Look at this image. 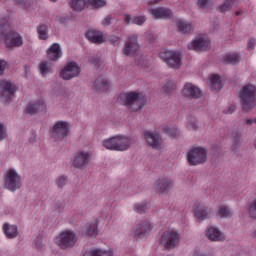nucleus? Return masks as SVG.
Returning <instances> with one entry per match:
<instances>
[{
    "instance_id": "nucleus-1",
    "label": "nucleus",
    "mask_w": 256,
    "mask_h": 256,
    "mask_svg": "<svg viewBox=\"0 0 256 256\" xmlns=\"http://www.w3.org/2000/svg\"><path fill=\"white\" fill-rule=\"evenodd\" d=\"M0 37L5 39V46L7 49L23 47V36L13 31L9 17L0 18Z\"/></svg>"
},
{
    "instance_id": "nucleus-2",
    "label": "nucleus",
    "mask_w": 256,
    "mask_h": 256,
    "mask_svg": "<svg viewBox=\"0 0 256 256\" xmlns=\"http://www.w3.org/2000/svg\"><path fill=\"white\" fill-rule=\"evenodd\" d=\"M118 103L125 105L131 111H141L145 107V96L139 92H125L118 97Z\"/></svg>"
},
{
    "instance_id": "nucleus-3",
    "label": "nucleus",
    "mask_w": 256,
    "mask_h": 256,
    "mask_svg": "<svg viewBox=\"0 0 256 256\" xmlns=\"http://www.w3.org/2000/svg\"><path fill=\"white\" fill-rule=\"evenodd\" d=\"M256 87L253 84H248L240 90V100L244 111H251L255 108L256 102Z\"/></svg>"
},
{
    "instance_id": "nucleus-4",
    "label": "nucleus",
    "mask_w": 256,
    "mask_h": 256,
    "mask_svg": "<svg viewBox=\"0 0 256 256\" xmlns=\"http://www.w3.org/2000/svg\"><path fill=\"white\" fill-rule=\"evenodd\" d=\"M4 187L7 191L15 193L21 189V174L15 168H9L4 175Z\"/></svg>"
},
{
    "instance_id": "nucleus-5",
    "label": "nucleus",
    "mask_w": 256,
    "mask_h": 256,
    "mask_svg": "<svg viewBox=\"0 0 256 256\" xmlns=\"http://www.w3.org/2000/svg\"><path fill=\"white\" fill-rule=\"evenodd\" d=\"M187 162L192 167H197V165H203L207 163V149L198 146L192 147L186 154Z\"/></svg>"
},
{
    "instance_id": "nucleus-6",
    "label": "nucleus",
    "mask_w": 256,
    "mask_h": 256,
    "mask_svg": "<svg viewBox=\"0 0 256 256\" xmlns=\"http://www.w3.org/2000/svg\"><path fill=\"white\" fill-rule=\"evenodd\" d=\"M159 58L169 69H181V53L177 50H162Z\"/></svg>"
},
{
    "instance_id": "nucleus-7",
    "label": "nucleus",
    "mask_w": 256,
    "mask_h": 256,
    "mask_svg": "<svg viewBox=\"0 0 256 256\" xmlns=\"http://www.w3.org/2000/svg\"><path fill=\"white\" fill-rule=\"evenodd\" d=\"M181 241V233L177 229H168L162 233L160 245L164 249H175Z\"/></svg>"
},
{
    "instance_id": "nucleus-8",
    "label": "nucleus",
    "mask_w": 256,
    "mask_h": 256,
    "mask_svg": "<svg viewBox=\"0 0 256 256\" xmlns=\"http://www.w3.org/2000/svg\"><path fill=\"white\" fill-rule=\"evenodd\" d=\"M91 159H93V153L91 150L79 149L76 151V155L73 160V167L80 171H85V169L89 167Z\"/></svg>"
},
{
    "instance_id": "nucleus-9",
    "label": "nucleus",
    "mask_w": 256,
    "mask_h": 256,
    "mask_svg": "<svg viewBox=\"0 0 256 256\" xmlns=\"http://www.w3.org/2000/svg\"><path fill=\"white\" fill-rule=\"evenodd\" d=\"M71 133V128H69V122L67 121H57L50 127L51 138L55 141H61L69 137Z\"/></svg>"
},
{
    "instance_id": "nucleus-10",
    "label": "nucleus",
    "mask_w": 256,
    "mask_h": 256,
    "mask_svg": "<svg viewBox=\"0 0 256 256\" xmlns=\"http://www.w3.org/2000/svg\"><path fill=\"white\" fill-rule=\"evenodd\" d=\"M55 243L61 249H71L77 243V234L73 230H64L58 235Z\"/></svg>"
},
{
    "instance_id": "nucleus-11",
    "label": "nucleus",
    "mask_w": 256,
    "mask_h": 256,
    "mask_svg": "<svg viewBox=\"0 0 256 256\" xmlns=\"http://www.w3.org/2000/svg\"><path fill=\"white\" fill-rule=\"evenodd\" d=\"M81 75V66L77 62H68L60 70V77L63 81H71L77 79Z\"/></svg>"
},
{
    "instance_id": "nucleus-12",
    "label": "nucleus",
    "mask_w": 256,
    "mask_h": 256,
    "mask_svg": "<svg viewBox=\"0 0 256 256\" xmlns=\"http://www.w3.org/2000/svg\"><path fill=\"white\" fill-rule=\"evenodd\" d=\"M190 51H209L211 49V40L205 34L196 36L189 44Z\"/></svg>"
},
{
    "instance_id": "nucleus-13",
    "label": "nucleus",
    "mask_w": 256,
    "mask_h": 256,
    "mask_svg": "<svg viewBox=\"0 0 256 256\" xmlns=\"http://www.w3.org/2000/svg\"><path fill=\"white\" fill-rule=\"evenodd\" d=\"M140 47L141 45L139 44L137 35L133 34L126 39L122 53L126 57H134V55L137 54V51H139Z\"/></svg>"
},
{
    "instance_id": "nucleus-14",
    "label": "nucleus",
    "mask_w": 256,
    "mask_h": 256,
    "mask_svg": "<svg viewBox=\"0 0 256 256\" xmlns=\"http://www.w3.org/2000/svg\"><path fill=\"white\" fill-rule=\"evenodd\" d=\"M182 95L186 99H200V97H203V92L197 85L187 82L182 87Z\"/></svg>"
},
{
    "instance_id": "nucleus-15",
    "label": "nucleus",
    "mask_w": 256,
    "mask_h": 256,
    "mask_svg": "<svg viewBox=\"0 0 256 256\" xmlns=\"http://www.w3.org/2000/svg\"><path fill=\"white\" fill-rule=\"evenodd\" d=\"M15 95V85L9 80L0 81V97L4 101H11Z\"/></svg>"
},
{
    "instance_id": "nucleus-16",
    "label": "nucleus",
    "mask_w": 256,
    "mask_h": 256,
    "mask_svg": "<svg viewBox=\"0 0 256 256\" xmlns=\"http://www.w3.org/2000/svg\"><path fill=\"white\" fill-rule=\"evenodd\" d=\"M175 185V182L173 179L169 177H161L154 183V189L157 191V193L165 194L169 193L171 189H173V186Z\"/></svg>"
},
{
    "instance_id": "nucleus-17",
    "label": "nucleus",
    "mask_w": 256,
    "mask_h": 256,
    "mask_svg": "<svg viewBox=\"0 0 256 256\" xmlns=\"http://www.w3.org/2000/svg\"><path fill=\"white\" fill-rule=\"evenodd\" d=\"M151 231H153V224L148 220H143L137 224L132 234L134 237L141 239V237L149 235Z\"/></svg>"
},
{
    "instance_id": "nucleus-18",
    "label": "nucleus",
    "mask_w": 256,
    "mask_h": 256,
    "mask_svg": "<svg viewBox=\"0 0 256 256\" xmlns=\"http://www.w3.org/2000/svg\"><path fill=\"white\" fill-rule=\"evenodd\" d=\"M28 115H35V113H47V103L45 99L39 98L32 104H29L26 108Z\"/></svg>"
},
{
    "instance_id": "nucleus-19",
    "label": "nucleus",
    "mask_w": 256,
    "mask_h": 256,
    "mask_svg": "<svg viewBox=\"0 0 256 256\" xmlns=\"http://www.w3.org/2000/svg\"><path fill=\"white\" fill-rule=\"evenodd\" d=\"M144 137L148 145L152 147V149H161V144L163 143V140L161 139V136H159V133L147 130L144 132Z\"/></svg>"
},
{
    "instance_id": "nucleus-20",
    "label": "nucleus",
    "mask_w": 256,
    "mask_h": 256,
    "mask_svg": "<svg viewBox=\"0 0 256 256\" xmlns=\"http://www.w3.org/2000/svg\"><path fill=\"white\" fill-rule=\"evenodd\" d=\"M47 57L50 61H59L63 57L61 44L53 43L47 50Z\"/></svg>"
},
{
    "instance_id": "nucleus-21",
    "label": "nucleus",
    "mask_w": 256,
    "mask_h": 256,
    "mask_svg": "<svg viewBox=\"0 0 256 256\" xmlns=\"http://www.w3.org/2000/svg\"><path fill=\"white\" fill-rule=\"evenodd\" d=\"M206 237L209 241L219 242L225 241V234L215 226H210L206 229Z\"/></svg>"
},
{
    "instance_id": "nucleus-22",
    "label": "nucleus",
    "mask_w": 256,
    "mask_h": 256,
    "mask_svg": "<svg viewBox=\"0 0 256 256\" xmlns=\"http://www.w3.org/2000/svg\"><path fill=\"white\" fill-rule=\"evenodd\" d=\"M82 235L85 237H97L99 235V221L95 220L87 223L82 230Z\"/></svg>"
},
{
    "instance_id": "nucleus-23",
    "label": "nucleus",
    "mask_w": 256,
    "mask_h": 256,
    "mask_svg": "<svg viewBox=\"0 0 256 256\" xmlns=\"http://www.w3.org/2000/svg\"><path fill=\"white\" fill-rule=\"evenodd\" d=\"M117 151H127L131 147L132 139L125 135H115Z\"/></svg>"
},
{
    "instance_id": "nucleus-24",
    "label": "nucleus",
    "mask_w": 256,
    "mask_h": 256,
    "mask_svg": "<svg viewBox=\"0 0 256 256\" xmlns=\"http://www.w3.org/2000/svg\"><path fill=\"white\" fill-rule=\"evenodd\" d=\"M86 38L90 43H95L96 45H101L105 41V36L103 32L95 29H90L86 32Z\"/></svg>"
},
{
    "instance_id": "nucleus-25",
    "label": "nucleus",
    "mask_w": 256,
    "mask_h": 256,
    "mask_svg": "<svg viewBox=\"0 0 256 256\" xmlns=\"http://www.w3.org/2000/svg\"><path fill=\"white\" fill-rule=\"evenodd\" d=\"M150 13L154 19H171L173 12L169 8H152Z\"/></svg>"
},
{
    "instance_id": "nucleus-26",
    "label": "nucleus",
    "mask_w": 256,
    "mask_h": 256,
    "mask_svg": "<svg viewBox=\"0 0 256 256\" xmlns=\"http://www.w3.org/2000/svg\"><path fill=\"white\" fill-rule=\"evenodd\" d=\"M194 215L199 221H207V219H211V210L206 206L198 205L194 209Z\"/></svg>"
},
{
    "instance_id": "nucleus-27",
    "label": "nucleus",
    "mask_w": 256,
    "mask_h": 256,
    "mask_svg": "<svg viewBox=\"0 0 256 256\" xmlns=\"http://www.w3.org/2000/svg\"><path fill=\"white\" fill-rule=\"evenodd\" d=\"M2 231L7 239H17L19 235V229L17 225L6 223L2 226Z\"/></svg>"
},
{
    "instance_id": "nucleus-28",
    "label": "nucleus",
    "mask_w": 256,
    "mask_h": 256,
    "mask_svg": "<svg viewBox=\"0 0 256 256\" xmlns=\"http://www.w3.org/2000/svg\"><path fill=\"white\" fill-rule=\"evenodd\" d=\"M209 87L212 91H221L223 89V80L221 76L212 74L209 79Z\"/></svg>"
},
{
    "instance_id": "nucleus-29",
    "label": "nucleus",
    "mask_w": 256,
    "mask_h": 256,
    "mask_svg": "<svg viewBox=\"0 0 256 256\" xmlns=\"http://www.w3.org/2000/svg\"><path fill=\"white\" fill-rule=\"evenodd\" d=\"M113 250L103 249V248H94L87 250L83 256H113Z\"/></svg>"
},
{
    "instance_id": "nucleus-30",
    "label": "nucleus",
    "mask_w": 256,
    "mask_h": 256,
    "mask_svg": "<svg viewBox=\"0 0 256 256\" xmlns=\"http://www.w3.org/2000/svg\"><path fill=\"white\" fill-rule=\"evenodd\" d=\"M175 24L179 33L187 34L190 33V31H193V25L185 20L178 19Z\"/></svg>"
},
{
    "instance_id": "nucleus-31",
    "label": "nucleus",
    "mask_w": 256,
    "mask_h": 256,
    "mask_svg": "<svg viewBox=\"0 0 256 256\" xmlns=\"http://www.w3.org/2000/svg\"><path fill=\"white\" fill-rule=\"evenodd\" d=\"M94 87L99 93H105L109 89V80L104 77H98L94 82Z\"/></svg>"
},
{
    "instance_id": "nucleus-32",
    "label": "nucleus",
    "mask_w": 256,
    "mask_h": 256,
    "mask_svg": "<svg viewBox=\"0 0 256 256\" xmlns=\"http://www.w3.org/2000/svg\"><path fill=\"white\" fill-rule=\"evenodd\" d=\"M36 33L40 41H47L49 39V26L47 24H39L36 27Z\"/></svg>"
},
{
    "instance_id": "nucleus-33",
    "label": "nucleus",
    "mask_w": 256,
    "mask_h": 256,
    "mask_svg": "<svg viewBox=\"0 0 256 256\" xmlns=\"http://www.w3.org/2000/svg\"><path fill=\"white\" fill-rule=\"evenodd\" d=\"M241 61V57L237 53L226 54L222 58L224 65H237Z\"/></svg>"
},
{
    "instance_id": "nucleus-34",
    "label": "nucleus",
    "mask_w": 256,
    "mask_h": 256,
    "mask_svg": "<svg viewBox=\"0 0 256 256\" xmlns=\"http://www.w3.org/2000/svg\"><path fill=\"white\" fill-rule=\"evenodd\" d=\"M69 5L72 11H75L76 13H81V11L85 10L87 0H70Z\"/></svg>"
},
{
    "instance_id": "nucleus-35",
    "label": "nucleus",
    "mask_w": 256,
    "mask_h": 256,
    "mask_svg": "<svg viewBox=\"0 0 256 256\" xmlns=\"http://www.w3.org/2000/svg\"><path fill=\"white\" fill-rule=\"evenodd\" d=\"M229 135L232 141H239L243 136V128L241 126H234L229 130Z\"/></svg>"
},
{
    "instance_id": "nucleus-36",
    "label": "nucleus",
    "mask_w": 256,
    "mask_h": 256,
    "mask_svg": "<svg viewBox=\"0 0 256 256\" xmlns=\"http://www.w3.org/2000/svg\"><path fill=\"white\" fill-rule=\"evenodd\" d=\"M39 73L42 77H47L50 73H53V69H51V64L47 61H42L39 66Z\"/></svg>"
},
{
    "instance_id": "nucleus-37",
    "label": "nucleus",
    "mask_w": 256,
    "mask_h": 256,
    "mask_svg": "<svg viewBox=\"0 0 256 256\" xmlns=\"http://www.w3.org/2000/svg\"><path fill=\"white\" fill-rule=\"evenodd\" d=\"M148 209L149 204L147 201L137 202L133 205V211H135V213H139L140 215L146 213Z\"/></svg>"
},
{
    "instance_id": "nucleus-38",
    "label": "nucleus",
    "mask_w": 256,
    "mask_h": 256,
    "mask_svg": "<svg viewBox=\"0 0 256 256\" xmlns=\"http://www.w3.org/2000/svg\"><path fill=\"white\" fill-rule=\"evenodd\" d=\"M102 145L108 151H117V143L115 140V136H112L102 142Z\"/></svg>"
},
{
    "instance_id": "nucleus-39",
    "label": "nucleus",
    "mask_w": 256,
    "mask_h": 256,
    "mask_svg": "<svg viewBox=\"0 0 256 256\" xmlns=\"http://www.w3.org/2000/svg\"><path fill=\"white\" fill-rule=\"evenodd\" d=\"M217 217H219L220 219L233 217V212L231 211V208H229V206H221L217 212Z\"/></svg>"
},
{
    "instance_id": "nucleus-40",
    "label": "nucleus",
    "mask_w": 256,
    "mask_h": 256,
    "mask_svg": "<svg viewBox=\"0 0 256 256\" xmlns=\"http://www.w3.org/2000/svg\"><path fill=\"white\" fill-rule=\"evenodd\" d=\"M233 5H235V0H226L219 6L220 13H227V11H231V9H233Z\"/></svg>"
},
{
    "instance_id": "nucleus-41",
    "label": "nucleus",
    "mask_w": 256,
    "mask_h": 256,
    "mask_svg": "<svg viewBox=\"0 0 256 256\" xmlns=\"http://www.w3.org/2000/svg\"><path fill=\"white\" fill-rule=\"evenodd\" d=\"M164 133H166V135H169V137H179L181 131L176 126H166L164 128Z\"/></svg>"
},
{
    "instance_id": "nucleus-42",
    "label": "nucleus",
    "mask_w": 256,
    "mask_h": 256,
    "mask_svg": "<svg viewBox=\"0 0 256 256\" xmlns=\"http://www.w3.org/2000/svg\"><path fill=\"white\" fill-rule=\"evenodd\" d=\"M89 5L93 9H103V7H107L106 0H89Z\"/></svg>"
},
{
    "instance_id": "nucleus-43",
    "label": "nucleus",
    "mask_w": 256,
    "mask_h": 256,
    "mask_svg": "<svg viewBox=\"0 0 256 256\" xmlns=\"http://www.w3.org/2000/svg\"><path fill=\"white\" fill-rule=\"evenodd\" d=\"M177 89V83L175 81H167L163 85V91L165 93H171V91H175Z\"/></svg>"
},
{
    "instance_id": "nucleus-44",
    "label": "nucleus",
    "mask_w": 256,
    "mask_h": 256,
    "mask_svg": "<svg viewBox=\"0 0 256 256\" xmlns=\"http://www.w3.org/2000/svg\"><path fill=\"white\" fill-rule=\"evenodd\" d=\"M186 127L187 129H189V131H197L199 129V124L197 123V119L193 117L188 118Z\"/></svg>"
},
{
    "instance_id": "nucleus-45",
    "label": "nucleus",
    "mask_w": 256,
    "mask_h": 256,
    "mask_svg": "<svg viewBox=\"0 0 256 256\" xmlns=\"http://www.w3.org/2000/svg\"><path fill=\"white\" fill-rule=\"evenodd\" d=\"M248 213L252 219H256V197L249 203Z\"/></svg>"
},
{
    "instance_id": "nucleus-46",
    "label": "nucleus",
    "mask_w": 256,
    "mask_h": 256,
    "mask_svg": "<svg viewBox=\"0 0 256 256\" xmlns=\"http://www.w3.org/2000/svg\"><path fill=\"white\" fill-rule=\"evenodd\" d=\"M9 137L7 133V126H5L4 122L0 121V141H5Z\"/></svg>"
},
{
    "instance_id": "nucleus-47",
    "label": "nucleus",
    "mask_w": 256,
    "mask_h": 256,
    "mask_svg": "<svg viewBox=\"0 0 256 256\" xmlns=\"http://www.w3.org/2000/svg\"><path fill=\"white\" fill-rule=\"evenodd\" d=\"M14 5L21 7V9H29V7H31V1H29V0H14Z\"/></svg>"
},
{
    "instance_id": "nucleus-48",
    "label": "nucleus",
    "mask_w": 256,
    "mask_h": 256,
    "mask_svg": "<svg viewBox=\"0 0 256 256\" xmlns=\"http://www.w3.org/2000/svg\"><path fill=\"white\" fill-rule=\"evenodd\" d=\"M146 21H147V17L145 16H134L132 19L133 25H138V26L145 25Z\"/></svg>"
},
{
    "instance_id": "nucleus-49",
    "label": "nucleus",
    "mask_w": 256,
    "mask_h": 256,
    "mask_svg": "<svg viewBox=\"0 0 256 256\" xmlns=\"http://www.w3.org/2000/svg\"><path fill=\"white\" fill-rule=\"evenodd\" d=\"M56 185L59 189H63V187H65V185H67V178L66 176H59L56 179Z\"/></svg>"
},
{
    "instance_id": "nucleus-50",
    "label": "nucleus",
    "mask_w": 256,
    "mask_h": 256,
    "mask_svg": "<svg viewBox=\"0 0 256 256\" xmlns=\"http://www.w3.org/2000/svg\"><path fill=\"white\" fill-rule=\"evenodd\" d=\"M197 3L200 9H207L211 6V3H213V0H198Z\"/></svg>"
},
{
    "instance_id": "nucleus-51",
    "label": "nucleus",
    "mask_w": 256,
    "mask_h": 256,
    "mask_svg": "<svg viewBox=\"0 0 256 256\" xmlns=\"http://www.w3.org/2000/svg\"><path fill=\"white\" fill-rule=\"evenodd\" d=\"M113 19V16L108 15L106 16L102 21H101V25L103 27H109V25H111V21Z\"/></svg>"
},
{
    "instance_id": "nucleus-52",
    "label": "nucleus",
    "mask_w": 256,
    "mask_h": 256,
    "mask_svg": "<svg viewBox=\"0 0 256 256\" xmlns=\"http://www.w3.org/2000/svg\"><path fill=\"white\" fill-rule=\"evenodd\" d=\"M108 41L109 43H112V45H115L117 43H119L121 41V38L117 35H111L109 38H108Z\"/></svg>"
},
{
    "instance_id": "nucleus-53",
    "label": "nucleus",
    "mask_w": 256,
    "mask_h": 256,
    "mask_svg": "<svg viewBox=\"0 0 256 256\" xmlns=\"http://www.w3.org/2000/svg\"><path fill=\"white\" fill-rule=\"evenodd\" d=\"M36 249H43V237L39 236L34 242Z\"/></svg>"
},
{
    "instance_id": "nucleus-54",
    "label": "nucleus",
    "mask_w": 256,
    "mask_h": 256,
    "mask_svg": "<svg viewBox=\"0 0 256 256\" xmlns=\"http://www.w3.org/2000/svg\"><path fill=\"white\" fill-rule=\"evenodd\" d=\"M7 62L5 60L0 59V76L5 73V69H7Z\"/></svg>"
},
{
    "instance_id": "nucleus-55",
    "label": "nucleus",
    "mask_w": 256,
    "mask_h": 256,
    "mask_svg": "<svg viewBox=\"0 0 256 256\" xmlns=\"http://www.w3.org/2000/svg\"><path fill=\"white\" fill-rule=\"evenodd\" d=\"M123 19H124L126 25H131V23H133V18L129 14H125Z\"/></svg>"
},
{
    "instance_id": "nucleus-56",
    "label": "nucleus",
    "mask_w": 256,
    "mask_h": 256,
    "mask_svg": "<svg viewBox=\"0 0 256 256\" xmlns=\"http://www.w3.org/2000/svg\"><path fill=\"white\" fill-rule=\"evenodd\" d=\"M255 48V40L254 39H249L247 43V49L249 51H252V49Z\"/></svg>"
},
{
    "instance_id": "nucleus-57",
    "label": "nucleus",
    "mask_w": 256,
    "mask_h": 256,
    "mask_svg": "<svg viewBox=\"0 0 256 256\" xmlns=\"http://www.w3.org/2000/svg\"><path fill=\"white\" fill-rule=\"evenodd\" d=\"M245 123H246L248 126L256 125V118H248V119H246Z\"/></svg>"
},
{
    "instance_id": "nucleus-58",
    "label": "nucleus",
    "mask_w": 256,
    "mask_h": 256,
    "mask_svg": "<svg viewBox=\"0 0 256 256\" xmlns=\"http://www.w3.org/2000/svg\"><path fill=\"white\" fill-rule=\"evenodd\" d=\"M57 23H65L66 19L63 16H58L56 17Z\"/></svg>"
},
{
    "instance_id": "nucleus-59",
    "label": "nucleus",
    "mask_w": 256,
    "mask_h": 256,
    "mask_svg": "<svg viewBox=\"0 0 256 256\" xmlns=\"http://www.w3.org/2000/svg\"><path fill=\"white\" fill-rule=\"evenodd\" d=\"M227 113H235V106H231V107L228 109Z\"/></svg>"
},
{
    "instance_id": "nucleus-60",
    "label": "nucleus",
    "mask_w": 256,
    "mask_h": 256,
    "mask_svg": "<svg viewBox=\"0 0 256 256\" xmlns=\"http://www.w3.org/2000/svg\"><path fill=\"white\" fill-rule=\"evenodd\" d=\"M235 15H236V17H239L240 15H243V11L238 10V11H236Z\"/></svg>"
},
{
    "instance_id": "nucleus-61",
    "label": "nucleus",
    "mask_w": 256,
    "mask_h": 256,
    "mask_svg": "<svg viewBox=\"0 0 256 256\" xmlns=\"http://www.w3.org/2000/svg\"><path fill=\"white\" fill-rule=\"evenodd\" d=\"M159 0H154L150 2V5H155Z\"/></svg>"
},
{
    "instance_id": "nucleus-62",
    "label": "nucleus",
    "mask_w": 256,
    "mask_h": 256,
    "mask_svg": "<svg viewBox=\"0 0 256 256\" xmlns=\"http://www.w3.org/2000/svg\"><path fill=\"white\" fill-rule=\"evenodd\" d=\"M52 3H57V0H50Z\"/></svg>"
},
{
    "instance_id": "nucleus-63",
    "label": "nucleus",
    "mask_w": 256,
    "mask_h": 256,
    "mask_svg": "<svg viewBox=\"0 0 256 256\" xmlns=\"http://www.w3.org/2000/svg\"><path fill=\"white\" fill-rule=\"evenodd\" d=\"M91 63H96V62L91 61Z\"/></svg>"
}]
</instances>
